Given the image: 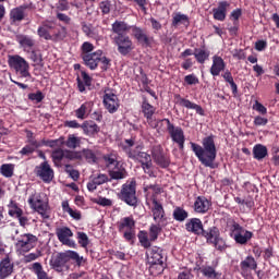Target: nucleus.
Returning a JSON list of instances; mask_svg holds the SVG:
<instances>
[{"label":"nucleus","instance_id":"obj_1","mask_svg":"<svg viewBox=\"0 0 279 279\" xmlns=\"http://www.w3.org/2000/svg\"><path fill=\"white\" fill-rule=\"evenodd\" d=\"M191 149L203 167L217 169L215 161L217 160V145L215 144V135L206 136L202 140V145L190 142Z\"/></svg>","mask_w":279,"mask_h":279},{"label":"nucleus","instance_id":"obj_2","mask_svg":"<svg viewBox=\"0 0 279 279\" xmlns=\"http://www.w3.org/2000/svg\"><path fill=\"white\" fill-rule=\"evenodd\" d=\"M130 29V24L123 21H116L111 25L113 45H116L120 56H130L134 51V41L128 35Z\"/></svg>","mask_w":279,"mask_h":279},{"label":"nucleus","instance_id":"obj_3","mask_svg":"<svg viewBox=\"0 0 279 279\" xmlns=\"http://www.w3.org/2000/svg\"><path fill=\"white\" fill-rule=\"evenodd\" d=\"M102 161L108 169L111 180H125V178H128V170L123 167V163L119 161V154H117V151L113 150L102 155Z\"/></svg>","mask_w":279,"mask_h":279},{"label":"nucleus","instance_id":"obj_4","mask_svg":"<svg viewBox=\"0 0 279 279\" xmlns=\"http://www.w3.org/2000/svg\"><path fill=\"white\" fill-rule=\"evenodd\" d=\"M70 260H73L76 267H82V263H84V256H80L78 252L71 250L61 252L50 258V267L58 274H62L66 263H70Z\"/></svg>","mask_w":279,"mask_h":279},{"label":"nucleus","instance_id":"obj_5","mask_svg":"<svg viewBox=\"0 0 279 279\" xmlns=\"http://www.w3.org/2000/svg\"><path fill=\"white\" fill-rule=\"evenodd\" d=\"M37 35L44 40H64L66 38V27H58L53 21L46 20L38 26Z\"/></svg>","mask_w":279,"mask_h":279},{"label":"nucleus","instance_id":"obj_6","mask_svg":"<svg viewBox=\"0 0 279 279\" xmlns=\"http://www.w3.org/2000/svg\"><path fill=\"white\" fill-rule=\"evenodd\" d=\"M146 258L149 266L151 276H160L165 271V255L162 248L153 246L146 251Z\"/></svg>","mask_w":279,"mask_h":279},{"label":"nucleus","instance_id":"obj_7","mask_svg":"<svg viewBox=\"0 0 279 279\" xmlns=\"http://www.w3.org/2000/svg\"><path fill=\"white\" fill-rule=\"evenodd\" d=\"M118 197L121 202H124L126 206L136 208L138 206V197L136 196V180L132 179L122 184Z\"/></svg>","mask_w":279,"mask_h":279},{"label":"nucleus","instance_id":"obj_8","mask_svg":"<svg viewBox=\"0 0 279 279\" xmlns=\"http://www.w3.org/2000/svg\"><path fill=\"white\" fill-rule=\"evenodd\" d=\"M118 232L123 233V239L134 245V239H136V220L134 216H126L120 219L117 223Z\"/></svg>","mask_w":279,"mask_h":279},{"label":"nucleus","instance_id":"obj_9","mask_svg":"<svg viewBox=\"0 0 279 279\" xmlns=\"http://www.w3.org/2000/svg\"><path fill=\"white\" fill-rule=\"evenodd\" d=\"M161 121L166 122L167 132L172 142L177 143L180 151H184V143H186V136H184V130H182V126H175V124H173L169 118H163Z\"/></svg>","mask_w":279,"mask_h":279},{"label":"nucleus","instance_id":"obj_10","mask_svg":"<svg viewBox=\"0 0 279 279\" xmlns=\"http://www.w3.org/2000/svg\"><path fill=\"white\" fill-rule=\"evenodd\" d=\"M230 236L233 238L238 245H247V242L254 238V233L250 230H244L239 222H233Z\"/></svg>","mask_w":279,"mask_h":279},{"label":"nucleus","instance_id":"obj_11","mask_svg":"<svg viewBox=\"0 0 279 279\" xmlns=\"http://www.w3.org/2000/svg\"><path fill=\"white\" fill-rule=\"evenodd\" d=\"M9 65L11 69H14L16 73H20L21 77H32L29 73V63L25 60V58L15 54L9 58Z\"/></svg>","mask_w":279,"mask_h":279},{"label":"nucleus","instance_id":"obj_12","mask_svg":"<svg viewBox=\"0 0 279 279\" xmlns=\"http://www.w3.org/2000/svg\"><path fill=\"white\" fill-rule=\"evenodd\" d=\"M38 243V236L32 233H23L16 238L15 247L21 252H31Z\"/></svg>","mask_w":279,"mask_h":279},{"label":"nucleus","instance_id":"obj_13","mask_svg":"<svg viewBox=\"0 0 279 279\" xmlns=\"http://www.w3.org/2000/svg\"><path fill=\"white\" fill-rule=\"evenodd\" d=\"M28 204L33 210L41 215L43 219H49V204L40 197V195L33 194L28 198Z\"/></svg>","mask_w":279,"mask_h":279},{"label":"nucleus","instance_id":"obj_14","mask_svg":"<svg viewBox=\"0 0 279 279\" xmlns=\"http://www.w3.org/2000/svg\"><path fill=\"white\" fill-rule=\"evenodd\" d=\"M35 175L45 182V184H49L56 178V173L53 172V168L49 165V161H43L39 166L35 167Z\"/></svg>","mask_w":279,"mask_h":279},{"label":"nucleus","instance_id":"obj_15","mask_svg":"<svg viewBox=\"0 0 279 279\" xmlns=\"http://www.w3.org/2000/svg\"><path fill=\"white\" fill-rule=\"evenodd\" d=\"M151 158L161 169H168L169 165H171V158H169V155L165 153V149L160 145L153 147Z\"/></svg>","mask_w":279,"mask_h":279},{"label":"nucleus","instance_id":"obj_16","mask_svg":"<svg viewBox=\"0 0 279 279\" xmlns=\"http://www.w3.org/2000/svg\"><path fill=\"white\" fill-rule=\"evenodd\" d=\"M121 148L131 160H136L140 154L143 151V146L141 144H136L134 138L124 140Z\"/></svg>","mask_w":279,"mask_h":279},{"label":"nucleus","instance_id":"obj_17","mask_svg":"<svg viewBox=\"0 0 279 279\" xmlns=\"http://www.w3.org/2000/svg\"><path fill=\"white\" fill-rule=\"evenodd\" d=\"M130 27L132 36L133 38H135L138 45H142V47H151V43H154V37H149L145 28H141L136 25Z\"/></svg>","mask_w":279,"mask_h":279},{"label":"nucleus","instance_id":"obj_18","mask_svg":"<svg viewBox=\"0 0 279 279\" xmlns=\"http://www.w3.org/2000/svg\"><path fill=\"white\" fill-rule=\"evenodd\" d=\"M27 10H32V5L22 4L20 7L13 8L9 13L11 25H16V23L25 21V19H27Z\"/></svg>","mask_w":279,"mask_h":279},{"label":"nucleus","instance_id":"obj_19","mask_svg":"<svg viewBox=\"0 0 279 279\" xmlns=\"http://www.w3.org/2000/svg\"><path fill=\"white\" fill-rule=\"evenodd\" d=\"M56 235L58 241L62 243V245H66L68 247L75 248L77 244L75 241L71 240L73 236V231L69 227H59L56 229Z\"/></svg>","mask_w":279,"mask_h":279},{"label":"nucleus","instance_id":"obj_20","mask_svg":"<svg viewBox=\"0 0 279 279\" xmlns=\"http://www.w3.org/2000/svg\"><path fill=\"white\" fill-rule=\"evenodd\" d=\"M102 104L110 114H114L119 110V97L110 89L105 90Z\"/></svg>","mask_w":279,"mask_h":279},{"label":"nucleus","instance_id":"obj_21","mask_svg":"<svg viewBox=\"0 0 279 279\" xmlns=\"http://www.w3.org/2000/svg\"><path fill=\"white\" fill-rule=\"evenodd\" d=\"M101 56H104V51L96 50L95 52H92L89 54H84L82 57V60L85 66L89 68L90 71H95L99 66V63L101 62Z\"/></svg>","mask_w":279,"mask_h":279},{"label":"nucleus","instance_id":"obj_22","mask_svg":"<svg viewBox=\"0 0 279 279\" xmlns=\"http://www.w3.org/2000/svg\"><path fill=\"white\" fill-rule=\"evenodd\" d=\"M185 230L196 236H202L204 232V222L199 218H191L185 222Z\"/></svg>","mask_w":279,"mask_h":279},{"label":"nucleus","instance_id":"obj_23","mask_svg":"<svg viewBox=\"0 0 279 279\" xmlns=\"http://www.w3.org/2000/svg\"><path fill=\"white\" fill-rule=\"evenodd\" d=\"M174 99H175V104H178L179 106H182L183 108H187V110H195L197 114H199L201 117H204V108H202V106L192 102L189 99L182 98V96H180V94L174 95Z\"/></svg>","mask_w":279,"mask_h":279},{"label":"nucleus","instance_id":"obj_24","mask_svg":"<svg viewBox=\"0 0 279 279\" xmlns=\"http://www.w3.org/2000/svg\"><path fill=\"white\" fill-rule=\"evenodd\" d=\"M12 274H14V263L10 256L7 255L0 260V279L10 278Z\"/></svg>","mask_w":279,"mask_h":279},{"label":"nucleus","instance_id":"obj_25","mask_svg":"<svg viewBox=\"0 0 279 279\" xmlns=\"http://www.w3.org/2000/svg\"><path fill=\"white\" fill-rule=\"evenodd\" d=\"M153 219L154 221H167V214L165 213V207L162 206V203L158 202V198H153Z\"/></svg>","mask_w":279,"mask_h":279},{"label":"nucleus","instance_id":"obj_26","mask_svg":"<svg viewBox=\"0 0 279 279\" xmlns=\"http://www.w3.org/2000/svg\"><path fill=\"white\" fill-rule=\"evenodd\" d=\"M228 8H230V2L226 0L219 1L218 7L213 9L215 21H226V16H228Z\"/></svg>","mask_w":279,"mask_h":279},{"label":"nucleus","instance_id":"obj_27","mask_svg":"<svg viewBox=\"0 0 279 279\" xmlns=\"http://www.w3.org/2000/svg\"><path fill=\"white\" fill-rule=\"evenodd\" d=\"M240 269L242 276H245L248 271H256V269H258V263L254 256L248 255L240 263Z\"/></svg>","mask_w":279,"mask_h":279},{"label":"nucleus","instance_id":"obj_28","mask_svg":"<svg viewBox=\"0 0 279 279\" xmlns=\"http://www.w3.org/2000/svg\"><path fill=\"white\" fill-rule=\"evenodd\" d=\"M209 71L213 77H217L220 75L221 71H226V61H223V58L215 54L213 57V64Z\"/></svg>","mask_w":279,"mask_h":279},{"label":"nucleus","instance_id":"obj_29","mask_svg":"<svg viewBox=\"0 0 279 279\" xmlns=\"http://www.w3.org/2000/svg\"><path fill=\"white\" fill-rule=\"evenodd\" d=\"M194 210L201 215H206V211L210 210V201L205 196H197L194 202Z\"/></svg>","mask_w":279,"mask_h":279},{"label":"nucleus","instance_id":"obj_30","mask_svg":"<svg viewBox=\"0 0 279 279\" xmlns=\"http://www.w3.org/2000/svg\"><path fill=\"white\" fill-rule=\"evenodd\" d=\"M221 235V232L219 231V228L217 227H210L207 230L203 229V233H201V236L206 240V243L208 245H213V243Z\"/></svg>","mask_w":279,"mask_h":279},{"label":"nucleus","instance_id":"obj_31","mask_svg":"<svg viewBox=\"0 0 279 279\" xmlns=\"http://www.w3.org/2000/svg\"><path fill=\"white\" fill-rule=\"evenodd\" d=\"M93 101H86L78 109H76L75 117L76 119H80L81 121H84V119H88V114L93 112Z\"/></svg>","mask_w":279,"mask_h":279},{"label":"nucleus","instance_id":"obj_32","mask_svg":"<svg viewBox=\"0 0 279 279\" xmlns=\"http://www.w3.org/2000/svg\"><path fill=\"white\" fill-rule=\"evenodd\" d=\"M198 271H201L204 278H208V279L221 278V274L217 271V266L205 265V266L198 267Z\"/></svg>","mask_w":279,"mask_h":279},{"label":"nucleus","instance_id":"obj_33","mask_svg":"<svg viewBox=\"0 0 279 279\" xmlns=\"http://www.w3.org/2000/svg\"><path fill=\"white\" fill-rule=\"evenodd\" d=\"M16 43H19V45H21V47H23L24 51H27V53H29V51H32L36 45V41L27 35H16Z\"/></svg>","mask_w":279,"mask_h":279},{"label":"nucleus","instance_id":"obj_34","mask_svg":"<svg viewBox=\"0 0 279 279\" xmlns=\"http://www.w3.org/2000/svg\"><path fill=\"white\" fill-rule=\"evenodd\" d=\"M81 129L83 130L84 134L86 136H95L96 134H99L100 128L95 123L94 121H84L81 124Z\"/></svg>","mask_w":279,"mask_h":279},{"label":"nucleus","instance_id":"obj_35","mask_svg":"<svg viewBox=\"0 0 279 279\" xmlns=\"http://www.w3.org/2000/svg\"><path fill=\"white\" fill-rule=\"evenodd\" d=\"M81 76L82 78L80 76L76 77L77 88L80 93H84L86 90V86H90L93 84V77H90L86 71H82Z\"/></svg>","mask_w":279,"mask_h":279},{"label":"nucleus","instance_id":"obj_36","mask_svg":"<svg viewBox=\"0 0 279 279\" xmlns=\"http://www.w3.org/2000/svg\"><path fill=\"white\" fill-rule=\"evenodd\" d=\"M142 113L144 114V119H151L154 114H156V107H154L147 98H144L141 105Z\"/></svg>","mask_w":279,"mask_h":279},{"label":"nucleus","instance_id":"obj_37","mask_svg":"<svg viewBox=\"0 0 279 279\" xmlns=\"http://www.w3.org/2000/svg\"><path fill=\"white\" fill-rule=\"evenodd\" d=\"M222 77L227 84L230 85L231 92L233 97H236L239 95V86L234 82V77L232 76V72L230 70H227L223 74Z\"/></svg>","mask_w":279,"mask_h":279},{"label":"nucleus","instance_id":"obj_38","mask_svg":"<svg viewBox=\"0 0 279 279\" xmlns=\"http://www.w3.org/2000/svg\"><path fill=\"white\" fill-rule=\"evenodd\" d=\"M267 156H268L267 146L263 144H256L253 147V158L255 160H264V158H267Z\"/></svg>","mask_w":279,"mask_h":279},{"label":"nucleus","instance_id":"obj_39","mask_svg":"<svg viewBox=\"0 0 279 279\" xmlns=\"http://www.w3.org/2000/svg\"><path fill=\"white\" fill-rule=\"evenodd\" d=\"M178 25H191L189 15L183 13H173L172 14V27H178Z\"/></svg>","mask_w":279,"mask_h":279},{"label":"nucleus","instance_id":"obj_40","mask_svg":"<svg viewBox=\"0 0 279 279\" xmlns=\"http://www.w3.org/2000/svg\"><path fill=\"white\" fill-rule=\"evenodd\" d=\"M194 58L198 64H205L206 60L210 58V51L205 48H195Z\"/></svg>","mask_w":279,"mask_h":279},{"label":"nucleus","instance_id":"obj_41","mask_svg":"<svg viewBox=\"0 0 279 279\" xmlns=\"http://www.w3.org/2000/svg\"><path fill=\"white\" fill-rule=\"evenodd\" d=\"M8 215L9 217H13V219H16L17 217H21L23 215V209L19 207V203L16 201L11 199L8 204Z\"/></svg>","mask_w":279,"mask_h":279},{"label":"nucleus","instance_id":"obj_42","mask_svg":"<svg viewBox=\"0 0 279 279\" xmlns=\"http://www.w3.org/2000/svg\"><path fill=\"white\" fill-rule=\"evenodd\" d=\"M172 217L174 221L183 223V221H186V219H189V211H186V209H184L183 207L177 206L173 209Z\"/></svg>","mask_w":279,"mask_h":279},{"label":"nucleus","instance_id":"obj_43","mask_svg":"<svg viewBox=\"0 0 279 279\" xmlns=\"http://www.w3.org/2000/svg\"><path fill=\"white\" fill-rule=\"evenodd\" d=\"M31 270L37 276V279H50L47 271L43 268V264L35 262L32 264Z\"/></svg>","mask_w":279,"mask_h":279},{"label":"nucleus","instance_id":"obj_44","mask_svg":"<svg viewBox=\"0 0 279 279\" xmlns=\"http://www.w3.org/2000/svg\"><path fill=\"white\" fill-rule=\"evenodd\" d=\"M64 145L68 146L69 149H77V147L82 145V138L75 136L74 134H70L68 140L64 141Z\"/></svg>","mask_w":279,"mask_h":279},{"label":"nucleus","instance_id":"obj_45","mask_svg":"<svg viewBox=\"0 0 279 279\" xmlns=\"http://www.w3.org/2000/svg\"><path fill=\"white\" fill-rule=\"evenodd\" d=\"M147 191H153L150 199L154 202V198L158 199V195L162 193V187L158 184H148L144 186V193H147Z\"/></svg>","mask_w":279,"mask_h":279},{"label":"nucleus","instance_id":"obj_46","mask_svg":"<svg viewBox=\"0 0 279 279\" xmlns=\"http://www.w3.org/2000/svg\"><path fill=\"white\" fill-rule=\"evenodd\" d=\"M137 239L145 250H149L151 247V240H149V236L147 235L146 231H140Z\"/></svg>","mask_w":279,"mask_h":279},{"label":"nucleus","instance_id":"obj_47","mask_svg":"<svg viewBox=\"0 0 279 279\" xmlns=\"http://www.w3.org/2000/svg\"><path fill=\"white\" fill-rule=\"evenodd\" d=\"M83 158H85L86 162H88L89 165H95V162H97V154L95 153V150L89 148L83 149Z\"/></svg>","mask_w":279,"mask_h":279},{"label":"nucleus","instance_id":"obj_48","mask_svg":"<svg viewBox=\"0 0 279 279\" xmlns=\"http://www.w3.org/2000/svg\"><path fill=\"white\" fill-rule=\"evenodd\" d=\"M162 232V227L160 225H151L149 227V241L154 243V241H158V236Z\"/></svg>","mask_w":279,"mask_h":279},{"label":"nucleus","instance_id":"obj_49","mask_svg":"<svg viewBox=\"0 0 279 279\" xmlns=\"http://www.w3.org/2000/svg\"><path fill=\"white\" fill-rule=\"evenodd\" d=\"M0 173L3 178H12L14 175V163H3L0 167Z\"/></svg>","mask_w":279,"mask_h":279},{"label":"nucleus","instance_id":"obj_50","mask_svg":"<svg viewBox=\"0 0 279 279\" xmlns=\"http://www.w3.org/2000/svg\"><path fill=\"white\" fill-rule=\"evenodd\" d=\"M31 60L34 62L33 66H44L43 54L36 50H31Z\"/></svg>","mask_w":279,"mask_h":279},{"label":"nucleus","instance_id":"obj_51","mask_svg":"<svg viewBox=\"0 0 279 279\" xmlns=\"http://www.w3.org/2000/svg\"><path fill=\"white\" fill-rule=\"evenodd\" d=\"M82 32L87 36V38H97V32L93 29L92 25L86 24L85 22L82 23Z\"/></svg>","mask_w":279,"mask_h":279},{"label":"nucleus","instance_id":"obj_52","mask_svg":"<svg viewBox=\"0 0 279 279\" xmlns=\"http://www.w3.org/2000/svg\"><path fill=\"white\" fill-rule=\"evenodd\" d=\"M94 50H95V46L90 41H84L81 46V51H82L81 58L93 53Z\"/></svg>","mask_w":279,"mask_h":279},{"label":"nucleus","instance_id":"obj_53","mask_svg":"<svg viewBox=\"0 0 279 279\" xmlns=\"http://www.w3.org/2000/svg\"><path fill=\"white\" fill-rule=\"evenodd\" d=\"M76 239L81 247H85V248L88 247V244L90 243V241L88 240V235L85 232L78 231Z\"/></svg>","mask_w":279,"mask_h":279},{"label":"nucleus","instance_id":"obj_54","mask_svg":"<svg viewBox=\"0 0 279 279\" xmlns=\"http://www.w3.org/2000/svg\"><path fill=\"white\" fill-rule=\"evenodd\" d=\"M92 180L98 186H101V184H106V182H112V179H109L108 174H104V173H98L96 177H93Z\"/></svg>","mask_w":279,"mask_h":279},{"label":"nucleus","instance_id":"obj_55","mask_svg":"<svg viewBox=\"0 0 279 279\" xmlns=\"http://www.w3.org/2000/svg\"><path fill=\"white\" fill-rule=\"evenodd\" d=\"M211 245L215 246V248L218 251V252H226L228 245H226V240H223V238H221V235L215 240Z\"/></svg>","mask_w":279,"mask_h":279},{"label":"nucleus","instance_id":"obj_56","mask_svg":"<svg viewBox=\"0 0 279 279\" xmlns=\"http://www.w3.org/2000/svg\"><path fill=\"white\" fill-rule=\"evenodd\" d=\"M141 167L144 173L149 175V178H154V170H153L154 163L151 162V159L148 161H145L144 163H141Z\"/></svg>","mask_w":279,"mask_h":279},{"label":"nucleus","instance_id":"obj_57","mask_svg":"<svg viewBox=\"0 0 279 279\" xmlns=\"http://www.w3.org/2000/svg\"><path fill=\"white\" fill-rule=\"evenodd\" d=\"M99 10L101 11V14L106 15L110 13V10H112V3L110 0H105L99 3Z\"/></svg>","mask_w":279,"mask_h":279},{"label":"nucleus","instance_id":"obj_58","mask_svg":"<svg viewBox=\"0 0 279 279\" xmlns=\"http://www.w3.org/2000/svg\"><path fill=\"white\" fill-rule=\"evenodd\" d=\"M241 16H243V10L242 9H234L229 19L231 21H233V25H236V23L239 24V20L241 19Z\"/></svg>","mask_w":279,"mask_h":279},{"label":"nucleus","instance_id":"obj_59","mask_svg":"<svg viewBox=\"0 0 279 279\" xmlns=\"http://www.w3.org/2000/svg\"><path fill=\"white\" fill-rule=\"evenodd\" d=\"M28 99L31 101H36V104H40L43 99H45V95L43 94V92L38 90L37 93L28 94Z\"/></svg>","mask_w":279,"mask_h":279},{"label":"nucleus","instance_id":"obj_60","mask_svg":"<svg viewBox=\"0 0 279 279\" xmlns=\"http://www.w3.org/2000/svg\"><path fill=\"white\" fill-rule=\"evenodd\" d=\"M26 138H27V143H29V145H32L35 148L40 147V142L36 141V138L34 137V132L32 131H26Z\"/></svg>","mask_w":279,"mask_h":279},{"label":"nucleus","instance_id":"obj_61","mask_svg":"<svg viewBox=\"0 0 279 279\" xmlns=\"http://www.w3.org/2000/svg\"><path fill=\"white\" fill-rule=\"evenodd\" d=\"M52 160H54V162H60L61 160H64V150L62 148L53 150Z\"/></svg>","mask_w":279,"mask_h":279},{"label":"nucleus","instance_id":"obj_62","mask_svg":"<svg viewBox=\"0 0 279 279\" xmlns=\"http://www.w3.org/2000/svg\"><path fill=\"white\" fill-rule=\"evenodd\" d=\"M135 160H137V162L143 165L144 162H148L149 160H151V155H149L146 151L142 150L140 153V156H137V158H135Z\"/></svg>","mask_w":279,"mask_h":279},{"label":"nucleus","instance_id":"obj_63","mask_svg":"<svg viewBox=\"0 0 279 279\" xmlns=\"http://www.w3.org/2000/svg\"><path fill=\"white\" fill-rule=\"evenodd\" d=\"M184 82L189 86H193L195 84H199V78H197L195 74H189L184 77Z\"/></svg>","mask_w":279,"mask_h":279},{"label":"nucleus","instance_id":"obj_64","mask_svg":"<svg viewBox=\"0 0 279 279\" xmlns=\"http://www.w3.org/2000/svg\"><path fill=\"white\" fill-rule=\"evenodd\" d=\"M253 110H256V112H259V114H267L266 107L263 104L258 102V100H256L253 105Z\"/></svg>","mask_w":279,"mask_h":279}]
</instances>
